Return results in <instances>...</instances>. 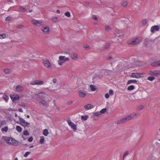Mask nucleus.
<instances>
[{"label":"nucleus","mask_w":160,"mask_h":160,"mask_svg":"<svg viewBox=\"0 0 160 160\" xmlns=\"http://www.w3.org/2000/svg\"><path fill=\"white\" fill-rule=\"evenodd\" d=\"M138 115L139 114L137 113H132L129 115L126 116L116 122V123L119 124L125 122L133 118L137 117Z\"/></svg>","instance_id":"nucleus-1"},{"label":"nucleus","mask_w":160,"mask_h":160,"mask_svg":"<svg viewBox=\"0 0 160 160\" xmlns=\"http://www.w3.org/2000/svg\"><path fill=\"white\" fill-rule=\"evenodd\" d=\"M70 60V58L66 57L65 56H61L59 57V59L58 61V65L62 66L64 63Z\"/></svg>","instance_id":"nucleus-2"},{"label":"nucleus","mask_w":160,"mask_h":160,"mask_svg":"<svg viewBox=\"0 0 160 160\" xmlns=\"http://www.w3.org/2000/svg\"><path fill=\"white\" fill-rule=\"evenodd\" d=\"M142 40V38L138 37L135 38H133L128 42L129 44L135 45L140 42Z\"/></svg>","instance_id":"nucleus-3"},{"label":"nucleus","mask_w":160,"mask_h":160,"mask_svg":"<svg viewBox=\"0 0 160 160\" xmlns=\"http://www.w3.org/2000/svg\"><path fill=\"white\" fill-rule=\"evenodd\" d=\"M43 63L44 66L48 69H51L52 68V65L49 61L47 59L43 60Z\"/></svg>","instance_id":"nucleus-4"},{"label":"nucleus","mask_w":160,"mask_h":160,"mask_svg":"<svg viewBox=\"0 0 160 160\" xmlns=\"http://www.w3.org/2000/svg\"><path fill=\"white\" fill-rule=\"evenodd\" d=\"M44 82L42 80H35L31 81L30 84L32 85H42L44 84Z\"/></svg>","instance_id":"nucleus-5"},{"label":"nucleus","mask_w":160,"mask_h":160,"mask_svg":"<svg viewBox=\"0 0 160 160\" xmlns=\"http://www.w3.org/2000/svg\"><path fill=\"white\" fill-rule=\"evenodd\" d=\"M7 142L11 144L15 145L17 143V142L14 139L12 138H10L8 137H6L5 138Z\"/></svg>","instance_id":"nucleus-6"},{"label":"nucleus","mask_w":160,"mask_h":160,"mask_svg":"<svg viewBox=\"0 0 160 160\" xmlns=\"http://www.w3.org/2000/svg\"><path fill=\"white\" fill-rule=\"evenodd\" d=\"M36 96H37L40 99H42L45 97L46 93L44 92H41L37 94H35L34 96H32V99H34Z\"/></svg>","instance_id":"nucleus-7"},{"label":"nucleus","mask_w":160,"mask_h":160,"mask_svg":"<svg viewBox=\"0 0 160 160\" xmlns=\"http://www.w3.org/2000/svg\"><path fill=\"white\" fill-rule=\"evenodd\" d=\"M10 97L14 102L18 100L20 98L19 96L17 94H11L10 95Z\"/></svg>","instance_id":"nucleus-8"},{"label":"nucleus","mask_w":160,"mask_h":160,"mask_svg":"<svg viewBox=\"0 0 160 160\" xmlns=\"http://www.w3.org/2000/svg\"><path fill=\"white\" fill-rule=\"evenodd\" d=\"M67 122L68 125L72 128L74 130H76L77 128L76 125L69 119L67 120Z\"/></svg>","instance_id":"nucleus-9"},{"label":"nucleus","mask_w":160,"mask_h":160,"mask_svg":"<svg viewBox=\"0 0 160 160\" xmlns=\"http://www.w3.org/2000/svg\"><path fill=\"white\" fill-rule=\"evenodd\" d=\"M41 29L44 34H48L50 32V29L49 27L47 26H45L42 27Z\"/></svg>","instance_id":"nucleus-10"},{"label":"nucleus","mask_w":160,"mask_h":160,"mask_svg":"<svg viewBox=\"0 0 160 160\" xmlns=\"http://www.w3.org/2000/svg\"><path fill=\"white\" fill-rule=\"evenodd\" d=\"M19 121L20 122V124L24 126H27L30 125V123L26 122L24 119L20 117H19Z\"/></svg>","instance_id":"nucleus-11"},{"label":"nucleus","mask_w":160,"mask_h":160,"mask_svg":"<svg viewBox=\"0 0 160 160\" xmlns=\"http://www.w3.org/2000/svg\"><path fill=\"white\" fill-rule=\"evenodd\" d=\"M31 21L33 24L37 26H39L42 23V22L41 21L35 19L32 20Z\"/></svg>","instance_id":"nucleus-12"},{"label":"nucleus","mask_w":160,"mask_h":160,"mask_svg":"<svg viewBox=\"0 0 160 160\" xmlns=\"http://www.w3.org/2000/svg\"><path fill=\"white\" fill-rule=\"evenodd\" d=\"M160 27L158 25H155L151 27L150 31L152 33H154L155 32L158 31L160 29Z\"/></svg>","instance_id":"nucleus-13"},{"label":"nucleus","mask_w":160,"mask_h":160,"mask_svg":"<svg viewBox=\"0 0 160 160\" xmlns=\"http://www.w3.org/2000/svg\"><path fill=\"white\" fill-rule=\"evenodd\" d=\"M71 58L74 61H77L78 59V57L77 53L73 52L70 54Z\"/></svg>","instance_id":"nucleus-14"},{"label":"nucleus","mask_w":160,"mask_h":160,"mask_svg":"<svg viewBox=\"0 0 160 160\" xmlns=\"http://www.w3.org/2000/svg\"><path fill=\"white\" fill-rule=\"evenodd\" d=\"M150 74L153 76H157L160 74V71L159 70H153L151 71L150 72Z\"/></svg>","instance_id":"nucleus-15"},{"label":"nucleus","mask_w":160,"mask_h":160,"mask_svg":"<svg viewBox=\"0 0 160 160\" xmlns=\"http://www.w3.org/2000/svg\"><path fill=\"white\" fill-rule=\"evenodd\" d=\"M78 94L80 97L83 98L86 96V93L85 91L81 90L79 91Z\"/></svg>","instance_id":"nucleus-16"},{"label":"nucleus","mask_w":160,"mask_h":160,"mask_svg":"<svg viewBox=\"0 0 160 160\" xmlns=\"http://www.w3.org/2000/svg\"><path fill=\"white\" fill-rule=\"evenodd\" d=\"M93 106L91 104H88L84 106V108L86 110H89L93 108Z\"/></svg>","instance_id":"nucleus-17"},{"label":"nucleus","mask_w":160,"mask_h":160,"mask_svg":"<svg viewBox=\"0 0 160 160\" xmlns=\"http://www.w3.org/2000/svg\"><path fill=\"white\" fill-rule=\"evenodd\" d=\"M151 65L153 66H160V60L154 61L151 63Z\"/></svg>","instance_id":"nucleus-18"},{"label":"nucleus","mask_w":160,"mask_h":160,"mask_svg":"<svg viewBox=\"0 0 160 160\" xmlns=\"http://www.w3.org/2000/svg\"><path fill=\"white\" fill-rule=\"evenodd\" d=\"M120 4L122 7L126 8L128 5V3L126 1L123 0L121 1Z\"/></svg>","instance_id":"nucleus-19"},{"label":"nucleus","mask_w":160,"mask_h":160,"mask_svg":"<svg viewBox=\"0 0 160 160\" xmlns=\"http://www.w3.org/2000/svg\"><path fill=\"white\" fill-rule=\"evenodd\" d=\"M39 103H40L43 106L47 107L48 106V104L47 102L43 100H41L39 102Z\"/></svg>","instance_id":"nucleus-20"},{"label":"nucleus","mask_w":160,"mask_h":160,"mask_svg":"<svg viewBox=\"0 0 160 160\" xmlns=\"http://www.w3.org/2000/svg\"><path fill=\"white\" fill-rule=\"evenodd\" d=\"M132 76L133 78H139L141 77L140 74L138 73H132Z\"/></svg>","instance_id":"nucleus-21"},{"label":"nucleus","mask_w":160,"mask_h":160,"mask_svg":"<svg viewBox=\"0 0 160 160\" xmlns=\"http://www.w3.org/2000/svg\"><path fill=\"white\" fill-rule=\"evenodd\" d=\"M23 87L20 85H18L16 87V90L17 92H20L22 90Z\"/></svg>","instance_id":"nucleus-22"},{"label":"nucleus","mask_w":160,"mask_h":160,"mask_svg":"<svg viewBox=\"0 0 160 160\" xmlns=\"http://www.w3.org/2000/svg\"><path fill=\"white\" fill-rule=\"evenodd\" d=\"M45 141V138L43 136L40 137V139L39 141V143L40 144H43Z\"/></svg>","instance_id":"nucleus-23"},{"label":"nucleus","mask_w":160,"mask_h":160,"mask_svg":"<svg viewBox=\"0 0 160 160\" xmlns=\"http://www.w3.org/2000/svg\"><path fill=\"white\" fill-rule=\"evenodd\" d=\"M2 98L6 102H8V99H9V97L8 96L5 94H4L2 96Z\"/></svg>","instance_id":"nucleus-24"},{"label":"nucleus","mask_w":160,"mask_h":160,"mask_svg":"<svg viewBox=\"0 0 160 160\" xmlns=\"http://www.w3.org/2000/svg\"><path fill=\"white\" fill-rule=\"evenodd\" d=\"M42 134L45 136H47L49 134V132L48 130L47 129H44L43 131Z\"/></svg>","instance_id":"nucleus-25"},{"label":"nucleus","mask_w":160,"mask_h":160,"mask_svg":"<svg viewBox=\"0 0 160 160\" xmlns=\"http://www.w3.org/2000/svg\"><path fill=\"white\" fill-rule=\"evenodd\" d=\"M91 90L93 92L97 90V87L95 85H91L90 86Z\"/></svg>","instance_id":"nucleus-26"},{"label":"nucleus","mask_w":160,"mask_h":160,"mask_svg":"<svg viewBox=\"0 0 160 160\" xmlns=\"http://www.w3.org/2000/svg\"><path fill=\"white\" fill-rule=\"evenodd\" d=\"M144 107L143 105H140L138 106L137 108V110L138 111H141L144 108Z\"/></svg>","instance_id":"nucleus-27"},{"label":"nucleus","mask_w":160,"mask_h":160,"mask_svg":"<svg viewBox=\"0 0 160 160\" xmlns=\"http://www.w3.org/2000/svg\"><path fill=\"white\" fill-rule=\"evenodd\" d=\"M8 130V128L7 126L4 127L2 128L1 131L2 132H7Z\"/></svg>","instance_id":"nucleus-28"},{"label":"nucleus","mask_w":160,"mask_h":160,"mask_svg":"<svg viewBox=\"0 0 160 160\" xmlns=\"http://www.w3.org/2000/svg\"><path fill=\"white\" fill-rule=\"evenodd\" d=\"M88 116L87 115H82L81 116V119L83 121L86 120L88 118Z\"/></svg>","instance_id":"nucleus-29"},{"label":"nucleus","mask_w":160,"mask_h":160,"mask_svg":"<svg viewBox=\"0 0 160 160\" xmlns=\"http://www.w3.org/2000/svg\"><path fill=\"white\" fill-rule=\"evenodd\" d=\"M6 122L5 121L2 120L0 121V128L6 125Z\"/></svg>","instance_id":"nucleus-30"},{"label":"nucleus","mask_w":160,"mask_h":160,"mask_svg":"<svg viewBox=\"0 0 160 160\" xmlns=\"http://www.w3.org/2000/svg\"><path fill=\"white\" fill-rule=\"evenodd\" d=\"M137 82V81L135 79L130 80L128 81L127 82V84H130L132 83H136Z\"/></svg>","instance_id":"nucleus-31"},{"label":"nucleus","mask_w":160,"mask_h":160,"mask_svg":"<svg viewBox=\"0 0 160 160\" xmlns=\"http://www.w3.org/2000/svg\"><path fill=\"white\" fill-rule=\"evenodd\" d=\"M19 105L23 107L25 109L27 108V105L24 102H21L19 104Z\"/></svg>","instance_id":"nucleus-32"},{"label":"nucleus","mask_w":160,"mask_h":160,"mask_svg":"<svg viewBox=\"0 0 160 160\" xmlns=\"http://www.w3.org/2000/svg\"><path fill=\"white\" fill-rule=\"evenodd\" d=\"M105 29L106 31L108 32L111 30L112 28L109 26L107 25L105 27Z\"/></svg>","instance_id":"nucleus-33"},{"label":"nucleus","mask_w":160,"mask_h":160,"mask_svg":"<svg viewBox=\"0 0 160 160\" xmlns=\"http://www.w3.org/2000/svg\"><path fill=\"white\" fill-rule=\"evenodd\" d=\"M16 129L19 132H21L22 130V128L19 126H16Z\"/></svg>","instance_id":"nucleus-34"},{"label":"nucleus","mask_w":160,"mask_h":160,"mask_svg":"<svg viewBox=\"0 0 160 160\" xmlns=\"http://www.w3.org/2000/svg\"><path fill=\"white\" fill-rule=\"evenodd\" d=\"M134 88H135L134 86L130 85L128 88L127 89L128 90H133Z\"/></svg>","instance_id":"nucleus-35"},{"label":"nucleus","mask_w":160,"mask_h":160,"mask_svg":"<svg viewBox=\"0 0 160 160\" xmlns=\"http://www.w3.org/2000/svg\"><path fill=\"white\" fill-rule=\"evenodd\" d=\"M107 109L106 108H104L102 109L100 111V112L101 114H104L106 112Z\"/></svg>","instance_id":"nucleus-36"},{"label":"nucleus","mask_w":160,"mask_h":160,"mask_svg":"<svg viewBox=\"0 0 160 160\" xmlns=\"http://www.w3.org/2000/svg\"><path fill=\"white\" fill-rule=\"evenodd\" d=\"M6 35L5 34L2 33L0 34V39H3L6 38Z\"/></svg>","instance_id":"nucleus-37"},{"label":"nucleus","mask_w":160,"mask_h":160,"mask_svg":"<svg viewBox=\"0 0 160 160\" xmlns=\"http://www.w3.org/2000/svg\"><path fill=\"white\" fill-rule=\"evenodd\" d=\"M155 79V78L153 76H150L148 78V80L150 81H152Z\"/></svg>","instance_id":"nucleus-38"},{"label":"nucleus","mask_w":160,"mask_h":160,"mask_svg":"<svg viewBox=\"0 0 160 160\" xmlns=\"http://www.w3.org/2000/svg\"><path fill=\"white\" fill-rule=\"evenodd\" d=\"M147 21L146 20L144 19L141 22L142 25V26H144L146 24Z\"/></svg>","instance_id":"nucleus-39"},{"label":"nucleus","mask_w":160,"mask_h":160,"mask_svg":"<svg viewBox=\"0 0 160 160\" xmlns=\"http://www.w3.org/2000/svg\"><path fill=\"white\" fill-rule=\"evenodd\" d=\"M101 114L100 111L99 112H95L93 113V115L94 116H97L98 115H100Z\"/></svg>","instance_id":"nucleus-40"},{"label":"nucleus","mask_w":160,"mask_h":160,"mask_svg":"<svg viewBox=\"0 0 160 160\" xmlns=\"http://www.w3.org/2000/svg\"><path fill=\"white\" fill-rule=\"evenodd\" d=\"M4 72L6 73H8L10 72V70L6 68L3 69Z\"/></svg>","instance_id":"nucleus-41"},{"label":"nucleus","mask_w":160,"mask_h":160,"mask_svg":"<svg viewBox=\"0 0 160 160\" xmlns=\"http://www.w3.org/2000/svg\"><path fill=\"white\" fill-rule=\"evenodd\" d=\"M65 15L68 17H69L70 16V13L69 12H67L65 13Z\"/></svg>","instance_id":"nucleus-42"},{"label":"nucleus","mask_w":160,"mask_h":160,"mask_svg":"<svg viewBox=\"0 0 160 160\" xmlns=\"http://www.w3.org/2000/svg\"><path fill=\"white\" fill-rule=\"evenodd\" d=\"M23 134L25 135H29V133L27 130H26L24 132Z\"/></svg>","instance_id":"nucleus-43"},{"label":"nucleus","mask_w":160,"mask_h":160,"mask_svg":"<svg viewBox=\"0 0 160 160\" xmlns=\"http://www.w3.org/2000/svg\"><path fill=\"white\" fill-rule=\"evenodd\" d=\"M128 154V152L127 151H125L123 153V158L127 156Z\"/></svg>","instance_id":"nucleus-44"},{"label":"nucleus","mask_w":160,"mask_h":160,"mask_svg":"<svg viewBox=\"0 0 160 160\" xmlns=\"http://www.w3.org/2000/svg\"><path fill=\"white\" fill-rule=\"evenodd\" d=\"M30 154V152H26L24 154V156L25 157H27Z\"/></svg>","instance_id":"nucleus-45"},{"label":"nucleus","mask_w":160,"mask_h":160,"mask_svg":"<svg viewBox=\"0 0 160 160\" xmlns=\"http://www.w3.org/2000/svg\"><path fill=\"white\" fill-rule=\"evenodd\" d=\"M58 20V18L56 17H54L52 18V21L53 22H56Z\"/></svg>","instance_id":"nucleus-46"},{"label":"nucleus","mask_w":160,"mask_h":160,"mask_svg":"<svg viewBox=\"0 0 160 160\" xmlns=\"http://www.w3.org/2000/svg\"><path fill=\"white\" fill-rule=\"evenodd\" d=\"M92 18L95 20V21H98V18L95 15H94V16H93L92 17Z\"/></svg>","instance_id":"nucleus-47"},{"label":"nucleus","mask_w":160,"mask_h":160,"mask_svg":"<svg viewBox=\"0 0 160 160\" xmlns=\"http://www.w3.org/2000/svg\"><path fill=\"white\" fill-rule=\"evenodd\" d=\"M52 81L54 84H55L57 83V80L56 78H54L52 79Z\"/></svg>","instance_id":"nucleus-48"},{"label":"nucleus","mask_w":160,"mask_h":160,"mask_svg":"<svg viewBox=\"0 0 160 160\" xmlns=\"http://www.w3.org/2000/svg\"><path fill=\"white\" fill-rule=\"evenodd\" d=\"M109 93L111 95H113V91L112 89H110L109 91Z\"/></svg>","instance_id":"nucleus-49"},{"label":"nucleus","mask_w":160,"mask_h":160,"mask_svg":"<svg viewBox=\"0 0 160 160\" xmlns=\"http://www.w3.org/2000/svg\"><path fill=\"white\" fill-rule=\"evenodd\" d=\"M62 53L63 54H68L69 55H70V53L69 52H66V51H63L62 52Z\"/></svg>","instance_id":"nucleus-50"},{"label":"nucleus","mask_w":160,"mask_h":160,"mask_svg":"<svg viewBox=\"0 0 160 160\" xmlns=\"http://www.w3.org/2000/svg\"><path fill=\"white\" fill-rule=\"evenodd\" d=\"M73 102L72 101H69V102H68L67 103V105H71L72 103H73Z\"/></svg>","instance_id":"nucleus-51"},{"label":"nucleus","mask_w":160,"mask_h":160,"mask_svg":"<svg viewBox=\"0 0 160 160\" xmlns=\"http://www.w3.org/2000/svg\"><path fill=\"white\" fill-rule=\"evenodd\" d=\"M33 140V138L32 137H30L28 139V141L30 142H31Z\"/></svg>","instance_id":"nucleus-52"},{"label":"nucleus","mask_w":160,"mask_h":160,"mask_svg":"<svg viewBox=\"0 0 160 160\" xmlns=\"http://www.w3.org/2000/svg\"><path fill=\"white\" fill-rule=\"evenodd\" d=\"M109 94L108 93H106L105 94V97H106V98H109Z\"/></svg>","instance_id":"nucleus-53"},{"label":"nucleus","mask_w":160,"mask_h":160,"mask_svg":"<svg viewBox=\"0 0 160 160\" xmlns=\"http://www.w3.org/2000/svg\"><path fill=\"white\" fill-rule=\"evenodd\" d=\"M11 18L10 17H7L6 18H5V20L6 21H9L10 20Z\"/></svg>","instance_id":"nucleus-54"},{"label":"nucleus","mask_w":160,"mask_h":160,"mask_svg":"<svg viewBox=\"0 0 160 160\" xmlns=\"http://www.w3.org/2000/svg\"><path fill=\"white\" fill-rule=\"evenodd\" d=\"M20 9L22 11H25L26 10V8L22 7L20 8Z\"/></svg>","instance_id":"nucleus-55"},{"label":"nucleus","mask_w":160,"mask_h":160,"mask_svg":"<svg viewBox=\"0 0 160 160\" xmlns=\"http://www.w3.org/2000/svg\"><path fill=\"white\" fill-rule=\"evenodd\" d=\"M109 45L108 44H107L105 47V48H109Z\"/></svg>","instance_id":"nucleus-56"},{"label":"nucleus","mask_w":160,"mask_h":160,"mask_svg":"<svg viewBox=\"0 0 160 160\" xmlns=\"http://www.w3.org/2000/svg\"><path fill=\"white\" fill-rule=\"evenodd\" d=\"M18 111L20 112H23V111L21 108H19Z\"/></svg>","instance_id":"nucleus-57"},{"label":"nucleus","mask_w":160,"mask_h":160,"mask_svg":"<svg viewBox=\"0 0 160 160\" xmlns=\"http://www.w3.org/2000/svg\"><path fill=\"white\" fill-rule=\"evenodd\" d=\"M25 160H34L33 159H32L28 158V159H26Z\"/></svg>","instance_id":"nucleus-58"},{"label":"nucleus","mask_w":160,"mask_h":160,"mask_svg":"<svg viewBox=\"0 0 160 160\" xmlns=\"http://www.w3.org/2000/svg\"><path fill=\"white\" fill-rule=\"evenodd\" d=\"M57 12L58 13H60V11L59 10H57Z\"/></svg>","instance_id":"nucleus-59"},{"label":"nucleus","mask_w":160,"mask_h":160,"mask_svg":"<svg viewBox=\"0 0 160 160\" xmlns=\"http://www.w3.org/2000/svg\"><path fill=\"white\" fill-rule=\"evenodd\" d=\"M7 1H8V2H12V0H7Z\"/></svg>","instance_id":"nucleus-60"},{"label":"nucleus","mask_w":160,"mask_h":160,"mask_svg":"<svg viewBox=\"0 0 160 160\" xmlns=\"http://www.w3.org/2000/svg\"><path fill=\"white\" fill-rule=\"evenodd\" d=\"M33 147V145H31V146H30L29 148H32Z\"/></svg>","instance_id":"nucleus-61"},{"label":"nucleus","mask_w":160,"mask_h":160,"mask_svg":"<svg viewBox=\"0 0 160 160\" xmlns=\"http://www.w3.org/2000/svg\"><path fill=\"white\" fill-rule=\"evenodd\" d=\"M22 27V25H19L18 26V27H19V28H21V27Z\"/></svg>","instance_id":"nucleus-62"},{"label":"nucleus","mask_w":160,"mask_h":160,"mask_svg":"<svg viewBox=\"0 0 160 160\" xmlns=\"http://www.w3.org/2000/svg\"><path fill=\"white\" fill-rule=\"evenodd\" d=\"M27 117L28 118H30V116L29 115H27Z\"/></svg>","instance_id":"nucleus-63"},{"label":"nucleus","mask_w":160,"mask_h":160,"mask_svg":"<svg viewBox=\"0 0 160 160\" xmlns=\"http://www.w3.org/2000/svg\"><path fill=\"white\" fill-rule=\"evenodd\" d=\"M14 160H18L17 158H15Z\"/></svg>","instance_id":"nucleus-64"}]
</instances>
